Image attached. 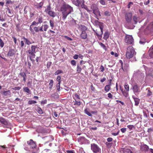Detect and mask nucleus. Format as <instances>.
I'll return each instance as SVG.
<instances>
[{"mask_svg": "<svg viewBox=\"0 0 153 153\" xmlns=\"http://www.w3.org/2000/svg\"><path fill=\"white\" fill-rule=\"evenodd\" d=\"M60 11L62 13V19L65 20L69 14L73 12L74 10L71 6L64 3L61 7Z\"/></svg>", "mask_w": 153, "mask_h": 153, "instance_id": "1", "label": "nucleus"}, {"mask_svg": "<svg viewBox=\"0 0 153 153\" xmlns=\"http://www.w3.org/2000/svg\"><path fill=\"white\" fill-rule=\"evenodd\" d=\"M135 53V50L132 46H131L128 47L126 54L127 58H131Z\"/></svg>", "mask_w": 153, "mask_h": 153, "instance_id": "2", "label": "nucleus"}, {"mask_svg": "<svg viewBox=\"0 0 153 153\" xmlns=\"http://www.w3.org/2000/svg\"><path fill=\"white\" fill-rule=\"evenodd\" d=\"M124 86L125 90H124L121 86L120 87V89L124 96L127 97L128 95V92L129 90V85L127 83H125Z\"/></svg>", "mask_w": 153, "mask_h": 153, "instance_id": "3", "label": "nucleus"}, {"mask_svg": "<svg viewBox=\"0 0 153 153\" xmlns=\"http://www.w3.org/2000/svg\"><path fill=\"white\" fill-rule=\"evenodd\" d=\"M99 26L101 30V33H98L97 30H96L95 31L96 35L97 36L99 39H101L102 37V35L103 33V23L102 22L99 23Z\"/></svg>", "mask_w": 153, "mask_h": 153, "instance_id": "4", "label": "nucleus"}, {"mask_svg": "<svg viewBox=\"0 0 153 153\" xmlns=\"http://www.w3.org/2000/svg\"><path fill=\"white\" fill-rule=\"evenodd\" d=\"M91 8L92 9V10L93 11V13L95 15H97V14H99L100 16V12L99 10V9L95 4H92L91 6Z\"/></svg>", "mask_w": 153, "mask_h": 153, "instance_id": "5", "label": "nucleus"}, {"mask_svg": "<svg viewBox=\"0 0 153 153\" xmlns=\"http://www.w3.org/2000/svg\"><path fill=\"white\" fill-rule=\"evenodd\" d=\"M91 149L93 152L97 153L101 152V149L97 145L93 143L91 145Z\"/></svg>", "mask_w": 153, "mask_h": 153, "instance_id": "6", "label": "nucleus"}, {"mask_svg": "<svg viewBox=\"0 0 153 153\" xmlns=\"http://www.w3.org/2000/svg\"><path fill=\"white\" fill-rule=\"evenodd\" d=\"M125 41L128 44H131L134 41V39L131 36L127 35L125 36Z\"/></svg>", "mask_w": 153, "mask_h": 153, "instance_id": "7", "label": "nucleus"}, {"mask_svg": "<svg viewBox=\"0 0 153 153\" xmlns=\"http://www.w3.org/2000/svg\"><path fill=\"white\" fill-rule=\"evenodd\" d=\"M125 19L128 23L131 22L132 20V14L131 13H126L125 16Z\"/></svg>", "mask_w": 153, "mask_h": 153, "instance_id": "8", "label": "nucleus"}, {"mask_svg": "<svg viewBox=\"0 0 153 153\" xmlns=\"http://www.w3.org/2000/svg\"><path fill=\"white\" fill-rule=\"evenodd\" d=\"M27 143L32 149L36 148V143L32 139L27 141Z\"/></svg>", "mask_w": 153, "mask_h": 153, "instance_id": "9", "label": "nucleus"}, {"mask_svg": "<svg viewBox=\"0 0 153 153\" xmlns=\"http://www.w3.org/2000/svg\"><path fill=\"white\" fill-rule=\"evenodd\" d=\"M89 110L88 109L86 108L84 110V112L85 114L90 117L92 116V114H96L97 113V111H91L90 113L89 112Z\"/></svg>", "mask_w": 153, "mask_h": 153, "instance_id": "10", "label": "nucleus"}, {"mask_svg": "<svg viewBox=\"0 0 153 153\" xmlns=\"http://www.w3.org/2000/svg\"><path fill=\"white\" fill-rule=\"evenodd\" d=\"M28 53L29 54H30V56H29L30 59L32 61H34V60L33 59V58H34L35 56V54L34 53L32 52L31 50H29L26 52Z\"/></svg>", "mask_w": 153, "mask_h": 153, "instance_id": "11", "label": "nucleus"}, {"mask_svg": "<svg viewBox=\"0 0 153 153\" xmlns=\"http://www.w3.org/2000/svg\"><path fill=\"white\" fill-rule=\"evenodd\" d=\"M149 149V146L146 144L141 145L140 146V150L142 152H146L148 151Z\"/></svg>", "mask_w": 153, "mask_h": 153, "instance_id": "12", "label": "nucleus"}, {"mask_svg": "<svg viewBox=\"0 0 153 153\" xmlns=\"http://www.w3.org/2000/svg\"><path fill=\"white\" fill-rule=\"evenodd\" d=\"M132 90L134 93H137L140 91V88L137 84H135L132 86Z\"/></svg>", "mask_w": 153, "mask_h": 153, "instance_id": "13", "label": "nucleus"}, {"mask_svg": "<svg viewBox=\"0 0 153 153\" xmlns=\"http://www.w3.org/2000/svg\"><path fill=\"white\" fill-rule=\"evenodd\" d=\"M16 51L13 49H10L8 52L7 55L9 56H15Z\"/></svg>", "mask_w": 153, "mask_h": 153, "instance_id": "14", "label": "nucleus"}, {"mask_svg": "<svg viewBox=\"0 0 153 153\" xmlns=\"http://www.w3.org/2000/svg\"><path fill=\"white\" fill-rule=\"evenodd\" d=\"M22 39H24L25 44L27 45H30L33 43L34 42H32L28 39L26 38L25 36H23Z\"/></svg>", "mask_w": 153, "mask_h": 153, "instance_id": "15", "label": "nucleus"}, {"mask_svg": "<svg viewBox=\"0 0 153 153\" xmlns=\"http://www.w3.org/2000/svg\"><path fill=\"white\" fill-rule=\"evenodd\" d=\"M76 2L75 5L77 6H81L83 4H84L85 1L83 0H76Z\"/></svg>", "mask_w": 153, "mask_h": 153, "instance_id": "16", "label": "nucleus"}, {"mask_svg": "<svg viewBox=\"0 0 153 153\" xmlns=\"http://www.w3.org/2000/svg\"><path fill=\"white\" fill-rule=\"evenodd\" d=\"M81 37L83 39H85L87 38V34L85 30L82 31L81 34L80 35Z\"/></svg>", "mask_w": 153, "mask_h": 153, "instance_id": "17", "label": "nucleus"}, {"mask_svg": "<svg viewBox=\"0 0 153 153\" xmlns=\"http://www.w3.org/2000/svg\"><path fill=\"white\" fill-rule=\"evenodd\" d=\"M19 75L23 78V81L24 82H26L27 76L25 73L24 72H21L20 73Z\"/></svg>", "mask_w": 153, "mask_h": 153, "instance_id": "18", "label": "nucleus"}, {"mask_svg": "<svg viewBox=\"0 0 153 153\" xmlns=\"http://www.w3.org/2000/svg\"><path fill=\"white\" fill-rule=\"evenodd\" d=\"M132 98L135 102V105L136 106H137L140 103V99L137 98L135 97L134 96H132Z\"/></svg>", "mask_w": 153, "mask_h": 153, "instance_id": "19", "label": "nucleus"}, {"mask_svg": "<svg viewBox=\"0 0 153 153\" xmlns=\"http://www.w3.org/2000/svg\"><path fill=\"white\" fill-rule=\"evenodd\" d=\"M149 56L150 57L153 59V45L150 48L149 50Z\"/></svg>", "mask_w": 153, "mask_h": 153, "instance_id": "20", "label": "nucleus"}, {"mask_svg": "<svg viewBox=\"0 0 153 153\" xmlns=\"http://www.w3.org/2000/svg\"><path fill=\"white\" fill-rule=\"evenodd\" d=\"M37 22H36L35 21H33L30 27V30L31 32H33V25H37L38 24Z\"/></svg>", "mask_w": 153, "mask_h": 153, "instance_id": "21", "label": "nucleus"}, {"mask_svg": "<svg viewBox=\"0 0 153 153\" xmlns=\"http://www.w3.org/2000/svg\"><path fill=\"white\" fill-rule=\"evenodd\" d=\"M47 13H48L49 16L53 17H54L56 16L55 13L54 11H53L51 10L49 11Z\"/></svg>", "mask_w": 153, "mask_h": 153, "instance_id": "22", "label": "nucleus"}, {"mask_svg": "<svg viewBox=\"0 0 153 153\" xmlns=\"http://www.w3.org/2000/svg\"><path fill=\"white\" fill-rule=\"evenodd\" d=\"M109 35V34L108 32V31H105L104 34L103 39L106 40L108 38Z\"/></svg>", "mask_w": 153, "mask_h": 153, "instance_id": "23", "label": "nucleus"}, {"mask_svg": "<svg viewBox=\"0 0 153 153\" xmlns=\"http://www.w3.org/2000/svg\"><path fill=\"white\" fill-rule=\"evenodd\" d=\"M36 20L38 24H41L43 22V18L41 16H39L36 18Z\"/></svg>", "mask_w": 153, "mask_h": 153, "instance_id": "24", "label": "nucleus"}, {"mask_svg": "<svg viewBox=\"0 0 153 153\" xmlns=\"http://www.w3.org/2000/svg\"><path fill=\"white\" fill-rule=\"evenodd\" d=\"M3 94L5 96H10L11 94V93L10 90H8L7 91H4L3 92Z\"/></svg>", "mask_w": 153, "mask_h": 153, "instance_id": "25", "label": "nucleus"}, {"mask_svg": "<svg viewBox=\"0 0 153 153\" xmlns=\"http://www.w3.org/2000/svg\"><path fill=\"white\" fill-rule=\"evenodd\" d=\"M146 90H147V93L146 95L148 97L151 96L152 94V92L150 90V88H147L146 89Z\"/></svg>", "mask_w": 153, "mask_h": 153, "instance_id": "26", "label": "nucleus"}, {"mask_svg": "<svg viewBox=\"0 0 153 153\" xmlns=\"http://www.w3.org/2000/svg\"><path fill=\"white\" fill-rule=\"evenodd\" d=\"M111 85H106L105 88L104 89L105 91L106 92H108L110 90L111 88Z\"/></svg>", "mask_w": 153, "mask_h": 153, "instance_id": "27", "label": "nucleus"}, {"mask_svg": "<svg viewBox=\"0 0 153 153\" xmlns=\"http://www.w3.org/2000/svg\"><path fill=\"white\" fill-rule=\"evenodd\" d=\"M44 3L42 2H40L39 4L36 5V7L37 9L41 8L43 4Z\"/></svg>", "mask_w": 153, "mask_h": 153, "instance_id": "28", "label": "nucleus"}, {"mask_svg": "<svg viewBox=\"0 0 153 153\" xmlns=\"http://www.w3.org/2000/svg\"><path fill=\"white\" fill-rule=\"evenodd\" d=\"M81 7L82 8H84L88 12H91V10H89L88 9L87 6L85 5L84 4H83L82 5Z\"/></svg>", "mask_w": 153, "mask_h": 153, "instance_id": "29", "label": "nucleus"}, {"mask_svg": "<svg viewBox=\"0 0 153 153\" xmlns=\"http://www.w3.org/2000/svg\"><path fill=\"white\" fill-rule=\"evenodd\" d=\"M23 89L24 92L28 94H30V91L28 87H24Z\"/></svg>", "mask_w": 153, "mask_h": 153, "instance_id": "30", "label": "nucleus"}, {"mask_svg": "<svg viewBox=\"0 0 153 153\" xmlns=\"http://www.w3.org/2000/svg\"><path fill=\"white\" fill-rule=\"evenodd\" d=\"M73 97L74 100L80 99V97L79 95H78L77 93L73 95Z\"/></svg>", "mask_w": 153, "mask_h": 153, "instance_id": "31", "label": "nucleus"}, {"mask_svg": "<svg viewBox=\"0 0 153 153\" xmlns=\"http://www.w3.org/2000/svg\"><path fill=\"white\" fill-rule=\"evenodd\" d=\"M75 102L74 103V105H77L78 106H80L81 104V102L79 100H74Z\"/></svg>", "mask_w": 153, "mask_h": 153, "instance_id": "32", "label": "nucleus"}, {"mask_svg": "<svg viewBox=\"0 0 153 153\" xmlns=\"http://www.w3.org/2000/svg\"><path fill=\"white\" fill-rule=\"evenodd\" d=\"M36 111L39 114H41L43 113V111L40 107H38Z\"/></svg>", "mask_w": 153, "mask_h": 153, "instance_id": "33", "label": "nucleus"}, {"mask_svg": "<svg viewBox=\"0 0 153 153\" xmlns=\"http://www.w3.org/2000/svg\"><path fill=\"white\" fill-rule=\"evenodd\" d=\"M133 20L134 22V24H136L137 23L138 21V18L136 16H134L133 17Z\"/></svg>", "mask_w": 153, "mask_h": 153, "instance_id": "34", "label": "nucleus"}, {"mask_svg": "<svg viewBox=\"0 0 153 153\" xmlns=\"http://www.w3.org/2000/svg\"><path fill=\"white\" fill-rule=\"evenodd\" d=\"M51 4H49V5L47 6V8L46 9H45V12H46V13H47L49 11H51Z\"/></svg>", "mask_w": 153, "mask_h": 153, "instance_id": "35", "label": "nucleus"}, {"mask_svg": "<svg viewBox=\"0 0 153 153\" xmlns=\"http://www.w3.org/2000/svg\"><path fill=\"white\" fill-rule=\"evenodd\" d=\"M82 70V68L80 67L79 65L78 64L77 65V68H76V71L78 73H79Z\"/></svg>", "mask_w": 153, "mask_h": 153, "instance_id": "36", "label": "nucleus"}, {"mask_svg": "<svg viewBox=\"0 0 153 153\" xmlns=\"http://www.w3.org/2000/svg\"><path fill=\"white\" fill-rule=\"evenodd\" d=\"M0 122L2 123L5 125H6L7 123V121L5 120V119L2 117L1 118Z\"/></svg>", "mask_w": 153, "mask_h": 153, "instance_id": "37", "label": "nucleus"}, {"mask_svg": "<svg viewBox=\"0 0 153 153\" xmlns=\"http://www.w3.org/2000/svg\"><path fill=\"white\" fill-rule=\"evenodd\" d=\"M37 47L35 45H32L31 46V50L34 53H36V48Z\"/></svg>", "mask_w": 153, "mask_h": 153, "instance_id": "38", "label": "nucleus"}, {"mask_svg": "<svg viewBox=\"0 0 153 153\" xmlns=\"http://www.w3.org/2000/svg\"><path fill=\"white\" fill-rule=\"evenodd\" d=\"M53 80L51 79L50 80V82L49 83V88L50 89H51L53 87Z\"/></svg>", "mask_w": 153, "mask_h": 153, "instance_id": "39", "label": "nucleus"}, {"mask_svg": "<svg viewBox=\"0 0 153 153\" xmlns=\"http://www.w3.org/2000/svg\"><path fill=\"white\" fill-rule=\"evenodd\" d=\"M37 103V102L34 100H29L28 102V104L29 105H32V104H35Z\"/></svg>", "mask_w": 153, "mask_h": 153, "instance_id": "40", "label": "nucleus"}, {"mask_svg": "<svg viewBox=\"0 0 153 153\" xmlns=\"http://www.w3.org/2000/svg\"><path fill=\"white\" fill-rule=\"evenodd\" d=\"M100 45L101 47H102L105 51H106L107 50V49L106 48L105 45L104 44H103L102 43L100 42Z\"/></svg>", "mask_w": 153, "mask_h": 153, "instance_id": "41", "label": "nucleus"}, {"mask_svg": "<svg viewBox=\"0 0 153 153\" xmlns=\"http://www.w3.org/2000/svg\"><path fill=\"white\" fill-rule=\"evenodd\" d=\"M62 73H63V71L62 70H58L55 72L54 74L56 75Z\"/></svg>", "mask_w": 153, "mask_h": 153, "instance_id": "42", "label": "nucleus"}, {"mask_svg": "<svg viewBox=\"0 0 153 153\" xmlns=\"http://www.w3.org/2000/svg\"><path fill=\"white\" fill-rule=\"evenodd\" d=\"M23 40L21 41L20 43V47H21L22 48H23V47H24V46H25V45L24 44L25 41H24V39H23Z\"/></svg>", "mask_w": 153, "mask_h": 153, "instance_id": "43", "label": "nucleus"}, {"mask_svg": "<svg viewBox=\"0 0 153 153\" xmlns=\"http://www.w3.org/2000/svg\"><path fill=\"white\" fill-rule=\"evenodd\" d=\"M50 23L51 27V28L53 29V27H54V22L53 20H50Z\"/></svg>", "mask_w": 153, "mask_h": 153, "instance_id": "44", "label": "nucleus"}, {"mask_svg": "<svg viewBox=\"0 0 153 153\" xmlns=\"http://www.w3.org/2000/svg\"><path fill=\"white\" fill-rule=\"evenodd\" d=\"M4 43L2 40V39L0 38V47L1 48H3L4 46Z\"/></svg>", "mask_w": 153, "mask_h": 153, "instance_id": "45", "label": "nucleus"}, {"mask_svg": "<svg viewBox=\"0 0 153 153\" xmlns=\"http://www.w3.org/2000/svg\"><path fill=\"white\" fill-rule=\"evenodd\" d=\"M60 83H58L56 85V87L57 90L59 91H60Z\"/></svg>", "mask_w": 153, "mask_h": 153, "instance_id": "46", "label": "nucleus"}, {"mask_svg": "<svg viewBox=\"0 0 153 153\" xmlns=\"http://www.w3.org/2000/svg\"><path fill=\"white\" fill-rule=\"evenodd\" d=\"M7 11L8 12V13L9 14L8 15V16H10V15H11L12 14L11 13V12L10 9L8 7H7Z\"/></svg>", "mask_w": 153, "mask_h": 153, "instance_id": "47", "label": "nucleus"}, {"mask_svg": "<svg viewBox=\"0 0 153 153\" xmlns=\"http://www.w3.org/2000/svg\"><path fill=\"white\" fill-rule=\"evenodd\" d=\"M33 31L34 30L36 32H38L39 31V29L38 27H33ZM33 32L34 33V32Z\"/></svg>", "mask_w": 153, "mask_h": 153, "instance_id": "48", "label": "nucleus"}, {"mask_svg": "<svg viewBox=\"0 0 153 153\" xmlns=\"http://www.w3.org/2000/svg\"><path fill=\"white\" fill-rule=\"evenodd\" d=\"M56 80L58 82V83H61V76H58L56 79Z\"/></svg>", "mask_w": 153, "mask_h": 153, "instance_id": "49", "label": "nucleus"}, {"mask_svg": "<svg viewBox=\"0 0 153 153\" xmlns=\"http://www.w3.org/2000/svg\"><path fill=\"white\" fill-rule=\"evenodd\" d=\"M48 27V26L47 25H44V30L45 31H46Z\"/></svg>", "mask_w": 153, "mask_h": 153, "instance_id": "50", "label": "nucleus"}, {"mask_svg": "<svg viewBox=\"0 0 153 153\" xmlns=\"http://www.w3.org/2000/svg\"><path fill=\"white\" fill-rule=\"evenodd\" d=\"M99 2L102 5H105V0H100Z\"/></svg>", "mask_w": 153, "mask_h": 153, "instance_id": "51", "label": "nucleus"}, {"mask_svg": "<svg viewBox=\"0 0 153 153\" xmlns=\"http://www.w3.org/2000/svg\"><path fill=\"white\" fill-rule=\"evenodd\" d=\"M104 15L106 16H110V14L108 11H106L104 12Z\"/></svg>", "mask_w": 153, "mask_h": 153, "instance_id": "52", "label": "nucleus"}, {"mask_svg": "<svg viewBox=\"0 0 153 153\" xmlns=\"http://www.w3.org/2000/svg\"><path fill=\"white\" fill-rule=\"evenodd\" d=\"M51 63H52L51 62H47V68H48L50 67L51 64Z\"/></svg>", "mask_w": 153, "mask_h": 153, "instance_id": "53", "label": "nucleus"}, {"mask_svg": "<svg viewBox=\"0 0 153 153\" xmlns=\"http://www.w3.org/2000/svg\"><path fill=\"white\" fill-rule=\"evenodd\" d=\"M127 127L130 130H131L132 128L134 127L133 125H129L127 126Z\"/></svg>", "mask_w": 153, "mask_h": 153, "instance_id": "54", "label": "nucleus"}, {"mask_svg": "<svg viewBox=\"0 0 153 153\" xmlns=\"http://www.w3.org/2000/svg\"><path fill=\"white\" fill-rule=\"evenodd\" d=\"M119 62L121 64V68L122 69L123 71H124L123 68V63L122 61L121 60H119Z\"/></svg>", "mask_w": 153, "mask_h": 153, "instance_id": "55", "label": "nucleus"}, {"mask_svg": "<svg viewBox=\"0 0 153 153\" xmlns=\"http://www.w3.org/2000/svg\"><path fill=\"white\" fill-rule=\"evenodd\" d=\"M89 128L90 130H96L97 129V127H92L91 126L89 127Z\"/></svg>", "mask_w": 153, "mask_h": 153, "instance_id": "56", "label": "nucleus"}, {"mask_svg": "<svg viewBox=\"0 0 153 153\" xmlns=\"http://www.w3.org/2000/svg\"><path fill=\"white\" fill-rule=\"evenodd\" d=\"M16 26L17 28V30L19 31V24H16Z\"/></svg>", "mask_w": 153, "mask_h": 153, "instance_id": "57", "label": "nucleus"}, {"mask_svg": "<svg viewBox=\"0 0 153 153\" xmlns=\"http://www.w3.org/2000/svg\"><path fill=\"white\" fill-rule=\"evenodd\" d=\"M71 63L72 65H74L76 64V62L75 60H73L71 61Z\"/></svg>", "mask_w": 153, "mask_h": 153, "instance_id": "58", "label": "nucleus"}, {"mask_svg": "<svg viewBox=\"0 0 153 153\" xmlns=\"http://www.w3.org/2000/svg\"><path fill=\"white\" fill-rule=\"evenodd\" d=\"M147 131L149 133H151L152 131H153V128H150L148 129Z\"/></svg>", "mask_w": 153, "mask_h": 153, "instance_id": "59", "label": "nucleus"}, {"mask_svg": "<svg viewBox=\"0 0 153 153\" xmlns=\"http://www.w3.org/2000/svg\"><path fill=\"white\" fill-rule=\"evenodd\" d=\"M38 152L39 149L36 148L35 149V150L31 153H38Z\"/></svg>", "mask_w": 153, "mask_h": 153, "instance_id": "60", "label": "nucleus"}, {"mask_svg": "<svg viewBox=\"0 0 153 153\" xmlns=\"http://www.w3.org/2000/svg\"><path fill=\"white\" fill-rule=\"evenodd\" d=\"M126 128H121L120 129L122 133L125 132L126 131Z\"/></svg>", "mask_w": 153, "mask_h": 153, "instance_id": "61", "label": "nucleus"}, {"mask_svg": "<svg viewBox=\"0 0 153 153\" xmlns=\"http://www.w3.org/2000/svg\"><path fill=\"white\" fill-rule=\"evenodd\" d=\"M64 37L66 39H67L68 40H70V41H71L72 40V39H71V38L68 36H64Z\"/></svg>", "mask_w": 153, "mask_h": 153, "instance_id": "62", "label": "nucleus"}, {"mask_svg": "<svg viewBox=\"0 0 153 153\" xmlns=\"http://www.w3.org/2000/svg\"><path fill=\"white\" fill-rule=\"evenodd\" d=\"M66 152L67 153H75V152L73 150H67Z\"/></svg>", "mask_w": 153, "mask_h": 153, "instance_id": "63", "label": "nucleus"}, {"mask_svg": "<svg viewBox=\"0 0 153 153\" xmlns=\"http://www.w3.org/2000/svg\"><path fill=\"white\" fill-rule=\"evenodd\" d=\"M100 69L101 71L102 72L104 70V67L102 65L100 66Z\"/></svg>", "mask_w": 153, "mask_h": 153, "instance_id": "64", "label": "nucleus"}]
</instances>
